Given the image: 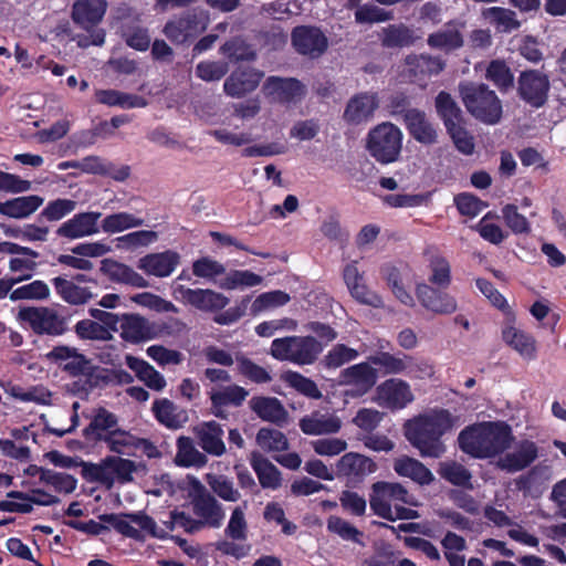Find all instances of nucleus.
<instances>
[{
    "label": "nucleus",
    "mask_w": 566,
    "mask_h": 566,
    "mask_svg": "<svg viewBox=\"0 0 566 566\" xmlns=\"http://www.w3.org/2000/svg\"><path fill=\"white\" fill-rule=\"evenodd\" d=\"M458 416L442 407L419 413L403 424V434L422 458L439 459L448 451L443 437L458 424Z\"/></svg>",
    "instance_id": "obj_1"
},
{
    "label": "nucleus",
    "mask_w": 566,
    "mask_h": 566,
    "mask_svg": "<svg viewBox=\"0 0 566 566\" xmlns=\"http://www.w3.org/2000/svg\"><path fill=\"white\" fill-rule=\"evenodd\" d=\"M514 434L504 421H485L465 427L458 436L462 452L474 459H489L502 454L512 447Z\"/></svg>",
    "instance_id": "obj_2"
},
{
    "label": "nucleus",
    "mask_w": 566,
    "mask_h": 566,
    "mask_svg": "<svg viewBox=\"0 0 566 566\" xmlns=\"http://www.w3.org/2000/svg\"><path fill=\"white\" fill-rule=\"evenodd\" d=\"M189 499L192 515L179 511V527L185 532L195 534L206 528L218 530L223 525V505L200 481L192 480Z\"/></svg>",
    "instance_id": "obj_3"
},
{
    "label": "nucleus",
    "mask_w": 566,
    "mask_h": 566,
    "mask_svg": "<svg viewBox=\"0 0 566 566\" xmlns=\"http://www.w3.org/2000/svg\"><path fill=\"white\" fill-rule=\"evenodd\" d=\"M460 97L469 114L485 125H496L502 117V104L495 91L484 83L459 85Z\"/></svg>",
    "instance_id": "obj_4"
},
{
    "label": "nucleus",
    "mask_w": 566,
    "mask_h": 566,
    "mask_svg": "<svg viewBox=\"0 0 566 566\" xmlns=\"http://www.w3.org/2000/svg\"><path fill=\"white\" fill-rule=\"evenodd\" d=\"M322 350L323 346L315 336H284L272 340L270 355L279 360L305 366L314 364Z\"/></svg>",
    "instance_id": "obj_5"
},
{
    "label": "nucleus",
    "mask_w": 566,
    "mask_h": 566,
    "mask_svg": "<svg viewBox=\"0 0 566 566\" xmlns=\"http://www.w3.org/2000/svg\"><path fill=\"white\" fill-rule=\"evenodd\" d=\"M99 520L107 523L122 535L145 541L147 537L165 538L167 531L156 525V522L144 512L128 514H103Z\"/></svg>",
    "instance_id": "obj_6"
},
{
    "label": "nucleus",
    "mask_w": 566,
    "mask_h": 566,
    "mask_svg": "<svg viewBox=\"0 0 566 566\" xmlns=\"http://www.w3.org/2000/svg\"><path fill=\"white\" fill-rule=\"evenodd\" d=\"M402 134L391 122L371 128L367 137V149L380 164L397 161L401 151Z\"/></svg>",
    "instance_id": "obj_7"
},
{
    "label": "nucleus",
    "mask_w": 566,
    "mask_h": 566,
    "mask_svg": "<svg viewBox=\"0 0 566 566\" xmlns=\"http://www.w3.org/2000/svg\"><path fill=\"white\" fill-rule=\"evenodd\" d=\"M392 503L416 505L409 491L398 482L377 481L371 484L369 507L375 515L392 518Z\"/></svg>",
    "instance_id": "obj_8"
},
{
    "label": "nucleus",
    "mask_w": 566,
    "mask_h": 566,
    "mask_svg": "<svg viewBox=\"0 0 566 566\" xmlns=\"http://www.w3.org/2000/svg\"><path fill=\"white\" fill-rule=\"evenodd\" d=\"M19 318L39 335L60 336L67 331V318L49 306L21 308Z\"/></svg>",
    "instance_id": "obj_9"
},
{
    "label": "nucleus",
    "mask_w": 566,
    "mask_h": 566,
    "mask_svg": "<svg viewBox=\"0 0 566 566\" xmlns=\"http://www.w3.org/2000/svg\"><path fill=\"white\" fill-rule=\"evenodd\" d=\"M370 364V360L356 363L340 371L339 384L348 387L345 397L356 399L371 391L377 382L378 373Z\"/></svg>",
    "instance_id": "obj_10"
},
{
    "label": "nucleus",
    "mask_w": 566,
    "mask_h": 566,
    "mask_svg": "<svg viewBox=\"0 0 566 566\" xmlns=\"http://www.w3.org/2000/svg\"><path fill=\"white\" fill-rule=\"evenodd\" d=\"M292 49L298 55L319 59L328 49V38L319 27L296 25L291 32Z\"/></svg>",
    "instance_id": "obj_11"
},
{
    "label": "nucleus",
    "mask_w": 566,
    "mask_h": 566,
    "mask_svg": "<svg viewBox=\"0 0 566 566\" xmlns=\"http://www.w3.org/2000/svg\"><path fill=\"white\" fill-rule=\"evenodd\" d=\"M517 92L526 104L543 107L549 96V76L537 69H527L518 76Z\"/></svg>",
    "instance_id": "obj_12"
},
{
    "label": "nucleus",
    "mask_w": 566,
    "mask_h": 566,
    "mask_svg": "<svg viewBox=\"0 0 566 566\" xmlns=\"http://www.w3.org/2000/svg\"><path fill=\"white\" fill-rule=\"evenodd\" d=\"M263 92L270 103L295 105L306 94V86L295 77L269 76L263 84Z\"/></svg>",
    "instance_id": "obj_13"
},
{
    "label": "nucleus",
    "mask_w": 566,
    "mask_h": 566,
    "mask_svg": "<svg viewBox=\"0 0 566 566\" xmlns=\"http://www.w3.org/2000/svg\"><path fill=\"white\" fill-rule=\"evenodd\" d=\"M446 67V61L430 54H409L405 57L402 75L410 82L424 86L427 81L439 75Z\"/></svg>",
    "instance_id": "obj_14"
},
{
    "label": "nucleus",
    "mask_w": 566,
    "mask_h": 566,
    "mask_svg": "<svg viewBox=\"0 0 566 566\" xmlns=\"http://www.w3.org/2000/svg\"><path fill=\"white\" fill-rule=\"evenodd\" d=\"M377 470V464L369 457L348 452L336 462V478H346L348 483H359Z\"/></svg>",
    "instance_id": "obj_15"
},
{
    "label": "nucleus",
    "mask_w": 566,
    "mask_h": 566,
    "mask_svg": "<svg viewBox=\"0 0 566 566\" xmlns=\"http://www.w3.org/2000/svg\"><path fill=\"white\" fill-rule=\"evenodd\" d=\"M46 357L57 364L72 376H91L94 374V365L74 347L56 346Z\"/></svg>",
    "instance_id": "obj_16"
},
{
    "label": "nucleus",
    "mask_w": 566,
    "mask_h": 566,
    "mask_svg": "<svg viewBox=\"0 0 566 566\" xmlns=\"http://www.w3.org/2000/svg\"><path fill=\"white\" fill-rule=\"evenodd\" d=\"M416 295L420 305L434 314L450 315L457 311V300L446 292V289H438L426 283H420L416 287Z\"/></svg>",
    "instance_id": "obj_17"
},
{
    "label": "nucleus",
    "mask_w": 566,
    "mask_h": 566,
    "mask_svg": "<svg viewBox=\"0 0 566 566\" xmlns=\"http://www.w3.org/2000/svg\"><path fill=\"white\" fill-rule=\"evenodd\" d=\"M264 74L252 66H239L234 69L223 82V91L227 96L242 98L253 92L260 85Z\"/></svg>",
    "instance_id": "obj_18"
},
{
    "label": "nucleus",
    "mask_w": 566,
    "mask_h": 566,
    "mask_svg": "<svg viewBox=\"0 0 566 566\" xmlns=\"http://www.w3.org/2000/svg\"><path fill=\"white\" fill-rule=\"evenodd\" d=\"M379 106L378 95L374 92H360L353 95L345 106L343 119L347 125L358 126L368 123Z\"/></svg>",
    "instance_id": "obj_19"
},
{
    "label": "nucleus",
    "mask_w": 566,
    "mask_h": 566,
    "mask_svg": "<svg viewBox=\"0 0 566 566\" xmlns=\"http://www.w3.org/2000/svg\"><path fill=\"white\" fill-rule=\"evenodd\" d=\"M538 458V447L533 440L522 439L513 452L497 459V469L507 473L521 472Z\"/></svg>",
    "instance_id": "obj_20"
},
{
    "label": "nucleus",
    "mask_w": 566,
    "mask_h": 566,
    "mask_svg": "<svg viewBox=\"0 0 566 566\" xmlns=\"http://www.w3.org/2000/svg\"><path fill=\"white\" fill-rule=\"evenodd\" d=\"M117 332L123 340L130 344L148 342L158 335L157 328L138 314L120 315V324Z\"/></svg>",
    "instance_id": "obj_21"
},
{
    "label": "nucleus",
    "mask_w": 566,
    "mask_h": 566,
    "mask_svg": "<svg viewBox=\"0 0 566 566\" xmlns=\"http://www.w3.org/2000/svg\"><path fill=\"white\" fill-rule=\"evenodd\" d=\"M343 280L350 295L359 303L367 304L373 307H382V297L370 291L365 284L364 275L359 272L356 262L346 264L343 269Z\"/></svg>",
    "instance_id": "obj_22"
},
{
    "label": "nucleus",
    "mask_w": 566,
    "mask_h": 566,
    "mask_svg": "<svg viewBox=\"0 0 566 566\" xmlns=\"http://www.w3.org/2000/svg\"><path fill=\"white\" fill-rule=\"evenodd\" d=\"M101 217L102 213L95 211L77 213L57 229V234L71 240L96 234Z\"/></svg>",
    "instance_id": "obj_23"
},
{
    "label": "nucleus",
    "mask_w": 566,
    "mask_h": 566,
    "mask_svg": "<svg viewBox=\"0 0 566 566\" xmlns=\"http://www.w3.org/2000/svg\"><path fill=\"white\" fill-rule=\"evenodd\" d=\"M179 292L182 294V300L201 312L217 313L226 307L230 300L226 295L212 290H185L179 286Z\"/></svg>",
    "instance_id": "obj_24"
},
{
    "label": "nucleus",
    "mask_w": 566,
    "mask_h": 566,
    "mask_svg": "<svg viewBox=\"0 0 566 566\" xmlns=\"http://www.w3.org/2000/svg\"><path fill=\"white\" fill-rule=\"evenodd\" d=\"M106 0H76L72 8V19L81 28L90 31L104 18Z\"/></svg>",
    "instance_id": "obj_25"
},
{
    "label": "nucleus",
    "mask_w": 566,
    "mask_h": 566,
    "mask_svg": "<svg viewBox=\"0 0 566 566\" xmlns=\"http://www.w3.org/2000/svg\"><path fill=\"white\" fill-rule=\"evenodd\" d=\"M118 428V418L105 408L95 410L91 422L83 430L88 442H104L114 430Z\"/></svg>",
    "instance_id": "obj_26"
},
{
    "label": "nucleus",
    "mask_w": 566,
    "mask_h": 566,
    "mask_svg": "<svg viewBox=\"0 0 566 566\" xmlns=\"http://www.w3.org/2000/svg\"><path fill=\"white\" fill-rule=\"evenodd\" d=\"M248 396L249 391L243 386L237 384L228 385L211 394L212 411L219 419H227L228 412L226 407H240Z\"/></svg>",
    "instance_id": "obj_27"
},
{
    "label": "nucleus",
    "mask_w": 566,
    "mask_h": 566,
    "mask_svg": "<svg viewBox=\"0 0 566 566\" xmlns=\"http://www.w3.org/2000/svg\"><path fill=\"white\" fill-rule=\"evenodd\" d=\"M55 293L66 304L73 306L85 305L96 297L88 287L81 286L64 276H55L51 280Z\"/></svg>",
    "instance_id": "obj_28"
},
{
    "label": "nucleus",
    "mask_w": 566,
    "mask_h": 566,
    "mask_svg": "<svg viewBox=\"0 0 566 566\" xmlns=\"http://www.w3.org/2000/svg\"><path fill=\"white\" fill-rule=\"evenodd\" d=\"M405 126L408 133L419 143L431 145L438 140L437 130L421 109H409L405 116Z\"/></svg>",
    "instance_id": "obj_29"
},
{
    "label": "nucleus",
    "mask_w": 566,
    "mask_h": 566,
    "mask_svg": "<svg viewBox=\"0 0 566 566\" xmlns=\"http://www.w3.org/2000/svg\"><path fill=\"white\" fill-rule=\"evenodd\" d=\"M249 407L261 420L271 423L281 424L289 417L283 403L274 397L254 396L249 400Z\"/></svg>",
    "instance_id": "obj_30"
},
{
    "label": "nucleus",
    "mask_w": 566,
    "mask_h": 566,
    "mask_svg": "<svg viewBox=\"0 0 566 566\" xmlns=\"http://www.w3.org/2000/svg\"><path fill=\"white\" fill-rule=\"evenodd\" d=\"M44 202L38 195L15 197L0 201V214L11 219H27L31 217Z\"/></svg>",
    "instance_id": "obj_31"
},
{
    "label": "nucleus",
    "mask_w": 566,
    "mask_h": 566,
    "mask_svg": "<svg viewBox=\"0 0 566 566\" xmlns=\"http://www.w3.org/2000/svg\"><path fill=\"white\" fill-rule=\"evenodd\" d=\"M377 394L388 406L396 408H402L413 400L409 384L398 378H390L378 385Z\"/></svg>",
    "instance_id": "obj_32"
},
{
    "label": "nucleus",
    "mask_w": 566,
    "mask_h": 566,
    "mask_svg": "<svg viewBox=\"0 0 566 566\" xmlns=\"http://www.w3.org/2000/svg\"><path fill=\"white\" fill-rule=\"evenodd\" d=\"M9 251L15 252L9 261V269L13 273H21L17 280H29L35 273L39 263L36 259L40 253L22 245H9Z\"/></svg>",
    "instance_id": "obj_33"
},
{
    "label": "nucleus",
    "mask_w": 566,
    "mask_h": 566,
    "mask_svg": "<svg viewBox=\"0 0 566 566\" xmlns=\"http://www.w3.org/2000/svg\"><path fill=\"white\" fill-rule=\"evenodd\" d=\"M394 472L399 476L409 478L420 485H428L434 480L433 474L423 462L409 455H401L394 460Z\"/></svg>",
    "instance_id": "obj_34"
},
{
    "label": "nucleus",
    "mask_w": 566,
    "mask_h": 566,
    "mask_svg": "<svg viewBox=\"0 0 566 566\" xmlns=\"http://www.w3.org/2000/svg\"><path fill=\"white\" fill-rule=\"evenodd\" d=\"M249 460L263 489L276 490L282 485V474L280 470L266 457L254 451L251 453Z\"/></svg>",
    "instance_id": "obj_35"
},
{
    "label": "nucleus",
    "mask_w": 566,
    "mask_h": 566,
    "mask_svg": "<svg viewBox=\"0 0 566 566\" xmlns=\"http://www.w3.org/2000/svg\"><path fill=\"white\" fill-rule=\"evenodd\" d=\"M101 272L111 281L128 284L135 287H145L146 280L130 266L112 259H104L101 262Z\"/></svg>",
    "instance_id": "obj_36"
},
{
    "label": "nucleus",
    "mask_w": 566,
    "mask_h": 566,
    "mask_svg": "<svg viewBox=\"0 0 566 566\" xmlns=\"http://www.w3.org/2000/svg\"><path fill=\"white\" fill-rule=\"evenodd\" d=\"M198 443L208 454L220 457L226 452L223 430L216 421L203 422L196 431Z\"/></svg>",
    "instance_id": "obj_37"
},
{
    "label": "nucleus",
    "mask_w": 566,
    "mask_h": 566,
    "mask_svg": "<svg viewBox=\"0 0 566 566\" xmlns=\"http://www.w3.org/2000/svg\"><path fill=\"white\" fill-rule=\"evenodd\" d=\"M125 363L127 367L135 373L136 377L149 389L161 391L166 387L164 376L146 360L127 355L125 357Z\"/></svg>",
    "instance_id": "obj_38"
},
{
    "label": "nucleus",
    "mask_w": 566,
    "mask_h": 566,
    "mask_svg": "<svg viewBox=\"0 0 566 566\" xmlns=\"http://www.w3.org/2000/svg\"><path fill=\"white\" fill-rule=\"evenodd\" d=\"M503 340L514 348L520 355L526 359L536 357V342L534 336L515 326H507L502 331Z\"/></svg>",
    "instance_id": "obj_39"
},
{
    "label": "nucleus",
    "mask_w": 566,
    "mask_h": 566,
    "mask_svg": "<svg viewBox=\"0 0 566 566\" xmlns=\"http://www.w3.org/2000/svg\"><path fill=\"white\" fill-rule=\"evenodd\" d=\"M95 97L99 104L124 109L139 108L147 105V102L144 97L135 94L124 93L117 90H97L95 92Z\"/></svg>",
    "instance_id": "obj_40"
},
{
    "label": "nucleus",
    "mask_w": 566,
    "mask_h": 566,
    "mask_svg": "<svg viewBox=\"0 0 566 566\" xmlns=\"http://www.w3.org/2000/svg\"><path fill=\"white\" fill-rule=\"evenodd\" d=\"M416 40L415 31L410 27L399 23L382 29L380 43L386 49H402L412 46Z\"/></svg>",
    "instance_id": "obj_41"
},
{
    "label": "nucleus",
    "mask_w": 566,
    "mask_h": 566,
    "mask_svg": "<svg viewBox=\"0 0 566 566\" xmlns=\"http://www.w3.org/2000/svg\"><path fill=\"white\" fill-rule=\"evenodd\" d=\"M438 474L448 483L454 486L467 490L474 489V485L472 484L471 471L467 469L464 464L455 460L440 462Z\"/></svg>",
    "instance_id": "obj_42"
},
{
    "label": "nucleus",
    "mask_w": 566,
    "mask_h": 566,
    "mask_svg": "<svg viewBox=\"0 0 566 566\" xmlns=\"http://www.w3.org/2000/svg\"><path fill=\"white\" fill-rule=\"evenodd\" d=\"M484 77L493 83L501 93L511 91L515 85L514 74L509 64L502 59H494L489 62Z\"/></svg>",
    "instance_id": "obj_43"
},
{
    "label": "nucleus",
    "mask_w": 566,
    "mask_h": 566,
    "mask_svg": "<svg viewBox=\"0 0 566 566\" xmlns=\"http://www.w3.org/2000/svg\"><path fill=\"white\" fill-rule=\"evenodd\" d=\"M176 265V255L172 252L148 254L138 262V268L147 274L155 276L169 275Z\"/></svg>",
    "instance_id": "obj_44"
},
{
    "label": "nucleus",
    "mask_w": 566,
    "mask_h": 566,
    "mask_svg": "<svg viewBox=\"0 0 566 566\" xmlns=\"http://www.w3.org/2000/svg\"><path fill=\"white\" fill-rule=\"evenodd\" d=\"M428 285L448 289L451 284V265L441 253H433L428 259Z\"/></svg>",
    "instance_id": "obj_45"
},
{
    "label": "nucleus",
    "mask_w": 566,
    "mask_h": 566,
    "mask_svg": "<svg viewBox=\"0 0 566 566\" xmlns=\"http://www.w3.org/2000/svg\"><path fill=\"white\" fill-rule=\"evenodd\" d=\"M209 23V15L203 10H188L179 18V34L184 35L182 42L202 33Z\"/></svg>",
    "instance_id": "obj_46"
},
{
    "label": "nucleus",
    "mask_w": 566,
    "mask_h": 566,
    "mask_svg": "<svg viewBox=\"0 0 566 566\" xmlns=\"http://www.w3.org/2000/svg\"><path fill=\"white\" fill-rule=\"evenodd\" d=\"M436 109L447 130H451V127L461 123L462 112L447 91L438 93V96L436 97Z\"/></svg>",
    "instance_id": "obj_47"
},
{
    "label": "nucleus",
    "mask_w": 566,
    "mask_h": 566,
    "mask_svg": "<svg viewBox=\"0 0 566 566\" xmlns=\"http://www.w3.org/2000/svg\"><path fill=\"white\" fill-rule=\"evenodd\" d=\"M281 380L296 390L297 394L314 400H319L322 394L319 387L313 379L294 370H287L281 374Z\"/></svg>",
    "instance_id": "obj_48"
},
{
    "label": "nucleus",
    "mask_w": 566,
    "mask_h": 566,
    "mask_svg": "<svg viewBox=\"0 0 566 566\" xmlns=\"http://www.w3.org/2000/svg\"><path fill=\"white\" fill-rule=\"evenodd\" d=\"M464 40L462 33L457 29H444L430 33L427 38V44L431 49L452 52L463 46Z\"/></svg>",
    "instance_id": "obj_49"
},
{
    "label": "nucleus",
    "mask_w": 566,
    "mask_h": 566,
    "mask_svg": "<svg viewBox=\"0 0 566 566\" xmlns=\"http://www.w3.org/2000/svg\"><path fill=\"white\" fill-rule=\"evenodd\" d=\"M238 373L245 379L254 384H266L272 380L268 369L255 364L254 360L242 353L235 355Z\"/></svg>",
    "instance_id": "obj_50"
},
{
    "label": "nucleus",
    "mask_w": 566,
    "mask_h": 566,
    "mask_svg": "<svg viewBox=\"0 0 566 566\" xmlns=\"http://www.w3.org/2000/svg\"><path fill=\"white\" fill-rule=\"evenodd\" d=\"M358 356L359 352L357 349L350 348L345 344H337L323 356L319 364L325 369L335 370L355 360Z\"/></svg>",
    "instance_id": "obj_51"
},
{
    "label": "nucleus",
    "mask_w": 566,
    "mask_h": 566,
    "mask_svg": "<svg viewBox=\"0 0 566 566\" xmlns=\"http://www.w3.org/2000/svg\"><path fill=\"white\" fill-rule=\"evenodd\" d=\"M381 274L386 280L388 287L392 291L394 296L402 304L415 305L413 296L405 289L402 276L397 266L387 264L381 268Z\"/></svg>",
    "instance_id": "obj_52"
},
{
    "label": "nucleus",
    "mask_w": 566,
    "mask_h": 566,
    "mask_svg": "<svg viewBox=\"0 0 566 566\" xmlns=\"http://www.w3.org/2000/svg\"><path fill=\"white\" fill-rule=\"evenodd\" d=\"M82 472L86 481L99 483L106 489H111L115 484L108 457L99 463H83Z\"/></svg>",
    "instance_id": "obj_53"
},
{
    "label": "nucleus",
    "mask_w": 566,
    "mask_h": 566,
    "mask_svg": "<svg viewBox=\"0 0 566 566\" xmlns=\"http://www.w3.org/2000/svg\"><path fill=\"white\" fill-rule=\"evenodd\" d=\"M51 295L49 285L42 280H34L11 291V301H44Z\"/></svg>",
    "instance_id": "obj_54"
},
{
    "label": "nucleus",
    "mask_w": 566,
    "mask_h": 566,
    "mask_svg": "<svg viewBox=\"0 0 566 566\" xmlns=\"http://www.w3.org/2000/svg\"><path fill=\"white\" fill-rule=\"evenodd\" d=\"M143 224V218L124 211L108 214L102 220V229L106 233H117Z\"/></svg>",
    "instance_id": "obj_55"
},
{
    "label": "nucleus",
    "mask_w": 566,
    "mask_h": 566,
    "mask_svg": "<svg viewBox=\"0 0 566 566\" xmlns=\"http://www.w3.org/2000/svg\"><path fill=\"white\" fill-rule=\"evenodd\" d=\"M220 53L231 62L253 61L256 53L242 36H233L227 40L220 48Z\"/></svg>",
    "instance_id": "obj_56"
},
{
    "label": "nucleus",
    "mask_w": 566,
    "mask_h": 566,
    "mask_svg": "<svg viewBox=\"0 0 566 566\" xmlns=\"http://www.w3.org/2000/svg\"><path fill=\"white\" fill-rule=\"evenodd\" d=\"M258 446L266 452L286 451L290 442L285 433L273 428H261L256 433Z\"/></svg>",
    "instance_id": "obj_57"
},
{
    "label": "nucleus",
    "mask_w": 566,
    "mask_h": 566,
    "mask_svg": "<svg viewBox=\"0 0 566 566\" xmlns=\"http://www.w3.org/2000/svg\"><path fill=\"white\" fill-rule=\"evenodd\" d=\"M39 479L42 483H45L54 489L59 493H72L77 485V480L67 473L55 472L50 469H39Z\"/></svg>",
    "instance_id": "obj_58"
},
{
    "label": "nucleus",
    "mask_w": 566,
    "mask_h": 566,
    "mask_svg": "<svg viewBox=\"0 0 566 566\" xmlns=\"http://www.w3.org/2000/svg\"><path fill=\"white\" fill-rule=\"evenodd\" d=\"M207 483L214 496L224 502H238L241 500V492L234 486L232 480L226 475H207Z\"/></svg>",
    "instance_id": "obj_59"
},
{
    "label": "nucleus",
    "mask_w": 566,
    "mask_h": 566,
    "mask_svg": "<svg viewBox=\"0 0 566 566\" xmlns=\"http://www.w3.org/2000/svg\"><path fill=\"white\" fill-rule=\"evenodd\" d=\"M298 427L305 434L335 433L342 428L340 420L337 418L319 419L315 416H304Z\"/></svg>",
    "instance_id": "obj_60"
},
{
    "label": "nucleus",
    "mask_w": 566,
    "mask_h": 566,
    "mask_svg": "<svg viewBox=\"0 0 566 566\" xmlns=\"http://www.w3.org/2000/svg\"><path fill=\"white\" fill-rule=\"evenodd\" d=\"M263 277L249 270H232L218 284L222 290H235L240 286L253 287L261 284Z\"/></svg>",
    "instance_id": "obj_61"
},
{
    "label": "nucleus",
    "mask_w": 566,
    "mask_h": 566,
    "mask_svg": "<svg viewBox=\"0 0 566 566\" xmlns=\"http://www.w3.org/2000/svg\"><path fill=\"white\" fill-rule=\"evenodd\" d=\"M208 461L205 453L191 446L188 437L179 436V467H203Z\"/></svg>",
    "instance_id": "obj_62"
},
{
    "label": "nucleus",
    "mask_w": 566,
    "mask_h": 566,
    "mask_svg": "<svg viewBox=\"0 0 566 566\" xmlns=\"http://www.w3.org/2000/svg\"><path fill=\"white\" fill-rule=\"evenodd\" d=\"M327 530L331 533L337 534L345 541L363 544L361 537L364 533L340 516L331 515L327 518Z\"/></svg>",
    "instance_id": "obj_63"
},
{
    "label": "nucleus",
    "mask_w": 566,
    "mask_h": 566,
    "mask_svg": "<svg viewBox=\"0 0 566 566\" xmlns=\"http://www.w3.org/2000/svg\"><path fill=\"white\" fill-rule=\"evenodd\" d=\"M401 553L392 545L385 544L369 558L363 562V566H401Z\"/></svg>",
    "instance_id": "obj_64"
}]
</instances>
